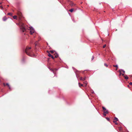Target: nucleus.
<instances>
[{"instance_id": "obj_1", "label": "nucleus", "mask_w": 132, "mask_h": 132, "mask_svg": "<svg viewBox=\"0 0 132 132\" xmlns=\"http://www.w3.org/2000/svg\"><path fill=\"white\" fill-rule=\"evenodd\" d=\"M31 47H27L26 49L25 52L28 55L32 57H35V55L34 54H32L31 53L32 52V51L31 50Z\"/></svg>"}, {"instance_id": "obj_2", "label": "nucleus", "mask_w": 132, "mask_h": 132, "mask_svg": "<svg viewBox=\"0 0 132 132\" xmlns=\"http://www.w3.org/2000/svg\"><path fill=\"white\" fill-rule=\"evenodd\" d=\"M19 25L20 27V29L23 32H24L26 30V28L24 24L22 23H20L19 24Z\"/></svg>"}, {"instance_id": "obj_3", "label": "nucleus", "mask_w": 132, "mask_h": 132, "mask_svg": "<svg viewBox=\"0 0 132 132\" xmlns=\"http://www.w3.org/2000/svg\"><path fill=\"white\" fill-rule=\"evenodd\" d=\"M28 29L30 31V33L31 34H32L35 32L34 29L32 27H29L28 28Z\"/></svg>"}, {"instance_id": "obj_4", "label": "nucleus", "mask_w": 132, "mask_h": 132, "mask_svg": "<svg viewBox=\"0 0 132 132\" xmlns=\"http://www.w3.org/2000/svg\"><path fill=\"white\" fill-rule=\"evenodd\" d=\"M102 108L104 111V113L105 114L108 113V111L106 110L105 108L104 107H103Z\"/></svg>"}, {"instance_id": "obj_5", "label": "nucleus", "mask_w": 132, "mask_h": 132, "mask_svg": "<svg viewBox=\"0 0 132 132\" xmlns=\"http://www.w3.org/2000/svg\"><path fill=\"white\" fill-rule=\"evenodd\" d=\"M70 4L71 6H73L74 5V4L72 2H70Z\"/></svg>"}, {"instance_id": "obj_6", "label": "nucleus", "mask_w": 132, "mask_h": 132, "mask_svg": "<svg viewBox=\"0 0 132 132\" xmlns=\"http://www.w3.org/2000/svg\"><path fill=\"white\" fill-rule=\"evenodd\" d=\"M4 86H5L6 85L7 86H8V87H9V89H10V86L9 85V84H8V83H7L6 84V85L5 84H4Z\"/></svg>"}, {"instance_id": "obj_7", "label": "nucleus", "mask_w": 132, "mask_h": 132, "mask_svg": "<svg viewBox=\"0 0 132 132\" xmlns=\"http://www.w3.org/2000/svg\"><path fill=\"white\" fill-rule=\"evenodd\" d=\"M6 18L5 17H4L3 18V20L4 21H5L6 20Z\"/></svg>"}, {"instance_id": "obj_8", "label": "nucleus", "mask_w": 132, "mask_h": 132, "mask_svg": "<svg viewBox=\"0 0 132 132\" xmlns=\"http://www.w3.org/2000/svg\"><path fill=\"white\" fill-rule=\"evenodd\" d=\"M18 15H19L20 16H21V13L20 12H19L18 13Z\"/></svg>"}, {"instance_id": "obj_9", "label": "nucleus", "mask_w": 132, "mask_h": 132, "mask_svg": "<svg viewBox=\"0 0 132 132\" xmlns=\"http://www.w3.org/2000/svg\"><path fill=\"white\" fill-rule=\"evenodd\" d=\"M124 77H125V78L126 79H128V76H124Z\"/></svg>"}, {"instance_id": "obj_10", "label": "nucleus", "mask_w": 132, "mask_h": 132, "mask_svg": "<svg viewBox=\"0 0 132 132\" xmlns=\"http://www.w3.org/2000/svg\"><path fill=\"white\" fill-rule=\"evenodd\" d=\"M79 85L80 87L83 86V85L82 84H80V83H79Z\"/></svg>"}, {"instance_id": "obj_11", "label": "nucleus", "mask_w": 132, "mask_h": 132, "mask_svg": "<svg viewBox=\"0 0 132 132\" xmlns=\"http://www.w3.org/2000/svg\"><path fill=\"white\" fill-rule=\"evenodd\" d=\"M13 18L14 19H17V16L16 15L14 16H13Z\"/></svg>"}, {"instance_id": "obj_12", "label": "nucleus", "mask_w": 132, "mask_h": 132, "mask_svg": "<svg viewBox=\"0 0 132 132\" xmlns=\"http://www.w3.org/2000/svg\"><path fill=\"white\" fill-rule=\"evenodd\" d=\"M73 10H74L73 9H71L70 10H69V11L71 12H72Z\"/></svg>"}, {"instance_id": "obj_13", "label": "nucleus", "mask_w": 132, "mask_h": 132, "mask_svg": "<svg viewBox=\"0 0 132 132\" xmlns=\"http://www.w3.org/2000/svg\"><path fill=\"white\" fill-rule=\"evenodd\" d=\"M84 83L85 85V86H86L87 84V82L86 81H85L84 82Z\"/></svg>"}, {"instance_id": "obj_14", "label": "nucleus", "mask_w": 132, "mask_h": 132, "mask_svg": "<svg viewBox=\"0 0 132 132\" xmlns=\"http://www.w3.org/2000/svg\"><path fill=\"white\" fill-rule=\"evenodd\" d=\"M48 55V56H49V57H51L52 56V55L51 54H50V53H49Z\"/></svg>"}, {"instance_id": "obj_15", "label": "nucleus", "mask_w": 132, "mask_h": 132, "mask_svg": "<svg viewBox=\"0 0 132 132\" xmlns=\"http://www.w3.org/2000/svg\"><path fill=\"white\" fill-rule=\"evenodd\" d=\"M114 120H116V121H118V118L116 117L114 118Z\"/></svg>"}, {"instance_id": "obj_16", "label": "nucleus", "mask_w": 132, "mask_h": 132, "mask_svg": "<svg viewBox=\"0 0 132 132\" xmlns=\"http://www.w3.org/2000/svg\"><path fill=\"white\" fill-rule=\"evenodd\" d=\"M80 79L81 80H83V78L82 77H80Z\"/></svg>"}, {"instance_id": "obj_17", "label": "nucleus", "mask_w": 132, "mask_h": 132, "mask_svg": "<svg viewBox=\"0 0 132 132\" xmlns=\"http://www.w3.org/2000/svg\"><path fill=\"white\" fill-rule=\"evenodd\" d=\"M50 52L52 53H54V51H50Z\"/></svg>"}, {"instance_id": "obj_18", "label": "nucleus", "mask_w": 132, "mask_h": 132, "mask_svg": "<svg viewBox=\"0 0 132 132\" xmlns=\"http://www.w3.org/2000/svg\"><path fill=\"white\" fill-rule=\"evenodd\" d=\"M113 66L115 67H116L117 68H118V66L117 65H113Z\"/></svg>"}, {"instance_id": "obj_19", "label": "nucleus", "mask_w": 132, "mask_h": 132, "mask_svg": "<svg viewBox=\"0 0 132 132\" xmlns=\"http://www.w3.org/2000/svg\"><path fill=\"white\" fill-rule=\"evenodd\" d=\"M94 56H93L92 57V60H93V59H94Z\"/></svg>"}, {"instance_id": "obj_20", "label": "nucleus", "mask_w": 132, "mask_h": 132, "mask_svg": "<svg viewBox=\"0 0 132 132\" xmlns=\"http://www.w3.org/2000/svg\"><path fill=\"white\" fill-rule=\"evenodd\" d=\"M106 46V45L105 44L103 45V48H104Z\"/></svg>"}, {"instance_id": "obj_21", "label": "nucleus", "mask_w": 132, "mask_h": 132, "mask_svg": "<svg viewBox=\"0 0 132 132\" xmlns=\"http://www.w3.org/2000/svg\"><path fill=\"white\" fill-rule=\"evenodd\" d=\"M85 79H86V77H84V78H83V80H82L84 81V80H85Z\"/></svg>"}, {"instance_id": "obj_22", "label": "nucleus", "mask_w": 132, "mask_h": 132, "mask_svg": "<svg viewBox=\"0 0 132 132\" xmlns=\"http://www.w3.org/2000/svg\"><path fill=\"white\" fill-rule=\"evenodd\" d=\"M104 65H105V66H106V67H107L108 66L106 64V63H105L104 64Z\"/></svg>"}, {"instance_id": "obj_23", "label": "nucleus", "mask_w": 132, "mask_h": 132, "mask_svg": "<svg viewBox=\"0 0 132 132\" xmlns=\"http://www.w3.org/2000/svg\"><path fill=\"white\" fill-rule=\"evenodd\" d=\"M129 85H132V82H130L129 83Z\"/></svg>"}, {"instance_id": "obj_24", "label": "nucleus", "mask_w": 132, "mask_h": 132, "mask_svg": "<svg viewBox=\"0 0 132 132\" xmlns=\"http://www.w3.org/2000/svg\"><path fill=\"white\" fill-rule=\"evenodd\" d=\"M8 14L9 15H11V13H8Z\"/></svg>"}, {"instance_id": "obj_25", "label": "nucleus", "mask_w": 132, "mask_h": 132, "mask_svg": "<svg viewBox=\"0 0 132 132\" xmlns=\"http://www.w3.org/2000/svg\"><path fill=\"white\" fill-rule=\"evenodd\" d=\"M58 56V55H56L55 56V57H57V56Z\"/></svg>"}, {"instance_id": "obj_26", "label": "nucleus", "mask_w": 132, "mask_h": 132, "mask_svg": "<svg viewBox=\"0 0 132 132\" xmlns=\"http://www.w3.org/2000/svg\"><path fill=\"white\" fill-rule=\"evenodd\" d=\"M37 42H36L35 43V46H36L37 45Z\"/></svg>"}, {"instance_id": "obj_27", "label": "nucleus", "mask_w": 132, "mask_h": 132, "mask_svg": "<svg viewBox=\"0 0 132 132\" xmlns=\"http://www.w3.org/2000/svg\"><path fill=\"white\" fill-rule=\"evenodd\" d=\"M51 57L53 59H54V57H53V56L52 55V56Z\"/></svg>"}, {"instance_id": "obj_28", "label": "nucleus", "mask_w": 132, "mask_h": 132, "mask_svg": "<svg viewBox=\"0 0 132 132\" xmlns=\"http://www.w3.org/2000/svg\"><path fill=\"white\" fill-rule=\"evenodd\" d=\"M113 122H115V124H116L117 125V123H116V122H115L114 121H113Z\"/></svg>"}, {"instance_id": "obj_29", "label": "nucleus", "mask_w": 132, "mask_h": 132, "mask_svg": "<svg viewBox=\"0 0 132 132\" xmlns=\"http://www.w3.org/2000/svg\"><path fill=\"white\" fill-rule=\"evenodd\" d=\"M0 7L2 8V9H3V7L2 6H0Z\"/></svg>"}, {"instance_id": "obj_30", "label": "nucleus", "mask_w": 132, "mask_h": 132, "mask_svg": "<svg viewBox=\"0 0 132 132\" xmlns=\"http://www.w3.org/2000/svg\"><path fill=\"white\" fill-rule=\"evenodd\" d=\"M105 114V113H104V116H106V114Z\"/></svg>"}, {"instance_id": "obj_31", "label": "nucleus", "mask_w": 132, "mask_h": 132, "mask_svg": "<svg viewBox=\"0 0 132 132\" xmlns=\"http://www.w3.org/2000/svg\"><path fill=\"white\" fill-rule=\"evenodd\" d=\"M107 119V120H109V118H108V119Z\"/></svg>"}, {"instance_id": "obj_32", "label": "nucleus", "mask_w": 132, "mask_h": 132, "mask_svg": "<svg viewBox=\"0 0 132 132\" xmlns=\"http://www.w3.org/2000/svg\"><path fill=\"white\" fill-rule=\"evenodd\" d=\"M123 72L124 73L125 72V71H123Z\"/></svg>"}, {"instance_id": "obj_33", "label": "nucleus", "mask_w": 132, "mask_h": 132, "mask_svg": "<svg viewBox=\"0 0 132 132\" xmlns=\"http://www.w3.org/2000/svg\"><path fill=\"white\" fill-rule=\"evenodd\" d=\"M1 4V3L0 2V4Z\"/></svg>"}, {"instance_id": "obj_34", "label": "nucleus", "mask_w": 132, "mask_h": 132, "mask_svg": "<svg viewBox=\"0 0 132 132\" xmlns=\"http://www.w3.org/2000/svg\"><path fill=\"white\" fill-rule=\"evenodd\" d=\"M122 75H124V74H122Z\"/></svg>"}]
</instances>
